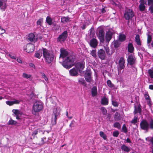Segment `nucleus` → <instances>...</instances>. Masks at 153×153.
<instances>
[{"label": "nucleus", "mask_w": 153, "mask_h": 153, "mask_svg": "<svg viewBox=\"0 0 153 153\" xmlns=\"http://www.w3.org/2000/svg\"><path fill=\"white\" fill-rule=\"evenodd\" d=\"M43 54L45 61L47 63H50L53 60L54 56L52 51H49L45 48H43Z\"/></svg>", "instance_id": "obj_1"}, {"label": "nucleus", "mask_w": 153, "mask_h": 153, "mask_svg": "<svg viewBox=\"0 0 153 153\" xmlns=\"http://www.w3.org/2000/svg\"><path fill=\"white\" fill-rule=\"evenodd\" d=\"M74 60V56H70L68 57L63 62L62 65L64 68L69 69L72 66Z\"/></svg>", "instance_id": "obj_2"}, {"label": "nucleus", "mask_w": 153, "mask_h": 153, "mask_svg": "<svg viewBox=\"0 0 153 153\" xmlns=\"http://www.w3.org/2000/svg\"><path fill=\"white\" fill-rule=\"evenodd\" d=\"M43 108V103L41 101H36L34 104L33 107L32 113L35 114L41 111Z\"/></svg>", "instance_id": "obj_3"}, {"label": "nucleus", "mask_w": 153, "mask_h": 153, "mask_svg": "<svg viewBox=\"0 0 153 153\" xmlns=\"http://www.w3.org/2000/svg\"><path fill=\"white\" fill-rule=\"evenodd\" d=\"M134 13L131 9L126 10L124 13V17L126 20L131 19L134 16Z\"/></svg>", "instance_id": "obj_4"}, {"label": "nucleus", "mask_w": 153, "mask_h": 153, "mask_svg": "<svg viewBox=\"0 0 153 153\" xmlns=\"http://www.w3.org/2000/svg\"><path fill=\"white\" fill-rule=\"evenodd\" d=\"M60 112V109L56 108L53 111V115L52 119V123L53 125H55L56 123L57 116L59 114Z\"/></svg>", "instance_id": "obj_5"}, {"label": "nucleus", "mask_w": 153, "mask_h": 153, "mask_svg": "<svg viewBox=\"0 0 153 153\" xmlns=\"http://www.w3.org/2000/svg\"><path fill=\"white\" fill-rule=\"evenodd\" d=\"M34 49V45L31 44H27L24 46V50L26 52L30 53L33 52Z\"/></svg>", "instance_id": "obj_6"}, {"label": "nucleus", "mask_w": 153, "mask_h": 153, "mask_svg": "<svg viewBox=\"0 0 153 153\" xmlns=\"http://www.w3.org/2000/svg\"><path fill=\"white\" fill-rule=\"evenodd\" d=\"M12 112L13 113V115L16 116V118L17 120H19L20 117L23 114L21 111L18 109H13Z\"/></svg>", "instance_id": "obj_7"}, {"label": "nucleus", "mask_w": 153, "mask_h": 153, "mask_svg": "<svg viewBox=\"0 0 153 153\" xmlns=\"http://www.w3.org/2000/svg\"><path fill=\"white\" fill-rule=\"evenodd\" d=\"M84 63L83 62H82L77 63L76 65L75 68L78 70L80 73H81L82 70L84 68Z\"/></svg>", "instance_id": "obj_8"}, {"label": "nucleus", "mask_w": 153, "mask_h": 153, "mask_svg": "<svg viewBox=\"0 0 153 153\" xmlns=\"http://www.w3.org/2000/svg\"><path fill=\"white\" fill-rule=\"evenodd\" d=\"M140 126L141 129L147 130L149 128V124L148 122L145 120H142L140 123Z\"/></svg>", "instance_id": "obj_9"}, {"label": "nucleus", "mask_w": 153, "mask_h": 153, "mask_svg": "<svg viewBox=\"0 0 153 153\" xmlns=\"http://www.w3.org/2000/svg\"><path fill=\"white\" fill-rule=\"evenodd\" d=\"M67 31H65L62 34L60 35L58 38V40L60 42H63L66 39L68 36Z\"/></svg>", "instance_id": "obj_10"}, {"label": "nucleus", "mask_w": 153, "mask_h": 153, "mask_svg": "<svg viewBox=\"0 0 153 153\" xmlns=\"http://www.w3.org/2000/svg\"><path fill=\"white\" fill-rule=\"evenodd\" d=\"M127 61L128 64L131 65L134 64L135 62V58L134 56L131 54L129 55L127 59Z\"/></svg>", "instance_id": "obj_11"}, {"label": "nucleus", "mask_w": 153, "mask_h": 153, "mask_svg": "<svg viewBox=\"0 0 153 153\" xmlns=\"http://www.w3.org/2000/svg\"><path fill=\"white\" fill-rule=\"evenodd\" d=\"M105 33L104 31L102 29L99 30L98 37L100 42H103L104 41Z\"/></svg>", "instance_id": "obj_12"}, {"label": "nucleus", "mask_w": 153, "mask_h": 153, "mask_svg": "<svg viewBox=\"0 0 153 153\" xmlns=\"http://www.w3.org/2000/svg\"><path fill=\"white\" fill-rule=\"evenodd\" d=\"M21 101L14 99L13 101H7L6 102V104L9 106H12L14 104H19Z\"/></svg>", "instance_id": "obj_13"}, {"label": "nucleus", "mask_w": 153, "mask_h": 153, "mask_svg": "<svg viewBox=\"0 0 153 153\" xmlns=\"http://www.w3.org/2000/svg\"><path fill=\"white\" fill-rule=\"evenodd\" d=\"M7 1L5 0H0V8L2 11H4L7 7Z\"/></svg>", "instance_id": "obj_14"}, {"label": "nucleus", "mask_w": 153, "mask_h": 153, "mask_svg": "<svg viewBox=\"0 0 153 153\" xmlns=\"http://www.w3.org/2000/svg\"><path fill=\"white\" fill-rule=\"evenodd\" d=\"M99 57L101 59H104L105 57V51L102 49H100L98 53Z\"/></svg>", "instance_id": "obj_15"}, {"label": "nucleus", "mask_w": 153, "mask_h": 153, "mask_svg": "<svg viewBox=\"0 0 153 153\" xmlns=\"http://www.w3.org/2000/svg\"><path fill=\"white\" fill-rule=\"evenodd\" d=\"M125 60L123 58H120L119 61V66L120 69H123L125 67Z\"/></svg>", "instance_id": "obj_16"}, {"label": "nucleus", "mask_w": 153, "mask_h": 153, "mask_svg": "<svg viewBox=\"0 0 153 153\" xmlns=\"http://www.w3.org/2000/svg\"><path fill=\"white\" fill-rule=\"evenodd\" d=\"M140 4L139 5V8L140 10L141 11L144 10L145 8V4H146V2L144 0H140Z\"/></svg>", "instance_id": "obj_17"}, {"label": "nucleus", "mask_w": 153, "mask_h": 153, "mask_svg": "<svg viewBox=\"0 0 153 153\" xmlns=\"http://www.w3.org/2000/svg\"><path fill=\"white\" fill-rule=\"evenodd\" d=\"M112 33L110 31L107 32L105 34V39L106 41L108 43L112 38Z\"/></svg>", "instance_id": "obj_18"}, {"label": "nucleus", "mask_w": 153, "mask_h": 153, "mask_svg": "<svg viewBox=\"0 0 153 153\" xmlns=\"http://www.w3.org/2000/svg\"><path fill=\"white\" fill-rule=\"evenodd\" d=\"M61 53L60 55V59L63 58L65 57L68 54V52L65 49L62 48L60 49Z\"/></svg>", "instance_id": "obj_19"}, {"label": "nucleus", "mask_w": 153, "mask_h": 153, "mask_svg": "<svg viewBox=\"0 0 153 153\" xmlns=\"http://www.w3.org/2000/svg\"><path fill=\"white\" fill-rule=\"evenodd\" d=\"M85 80L88 82H90L91 81V73L90 72H86L85 74Z\"/></svg>", "instance_id": "obj_20"}, {"label": "nucleus", "mask_w": 153, "mask_h": 153, "mask_svg": "<svg viewBox=\"0 0 153 153\" xmlns=\"http://www.w3.org/2000/svg\"><path fill=\"white\" fill-rule=\"evenodd\" d=\"M78 71L75 67L70 70L69 71L70 74L72 76H76L78 75Z\"/></svg>", "instance_id": "obj_21"}, {"label": "nucleus", "mask_w": 153, "mask_h": 153, "mask_svg": "<svg viewBox=\"0 0 153 153\" xmlns=\"http://www.w3.org/2000/svg\"><path fill=\"white\" fill-rule=\"evenodd\" d=\"M97 45V40L95 39H93L91 40L90 42V45L92 47H95Z\"/></svg>", "instance_id": "obj_22"}, {"label": "nucleus", "mask_w": 153, "mask_h": 153, "mask_svg": "<svg viewBox=\"0 0 153 153\" xmlns=\"http://www.w3.org/2000/svg\"><path fill=\"white\" fill-rule=\"evenodd\" d=\"M71 21V18L68 17H64L61 18V22L64 24L68 23Z\"/></svg>", "instance_id": "obj_23"}, {"label": "nucleus", "mask_w": 153, "mask_h": 153, "mask_svg": "<svg viewBox=\"0 0 153 153\" xmlns=\"http://www.w3.org/2000/svg\"><path fill=\"white\" fill-rule=\"evenodd\" d=\"M36 39L34 34L33 33H30L28 36V39L31 42L34 41Z\"/></svg>", "instance_id": "obj_24"}, {"label": "nucleus", "mask_w": 153, "mask_h": 153, "mask_svg": "<svg viewBox=\"0 0 153 153\" xmlns=\"http://www.w3.org/2000/svg\"><path fill=\"white\" fill-rule=\"evenodd\" d=\"M91 93L93 96L94 97L96 96L97 94V89L95 86L93 87L92 88Z\"/></svg>", "instance_id": "obj_25"}, {"label": "nucleus", "mask_w": 153, "mask_h": 153, "mask_svg": "<svg viewBox=\"0 0 153 153\" xmlns=\"http://www.w3.org/2000/svg\"><path fill=\"white\" fill-rule=\"evenodd\" d=\"M128 50L129 52L132 53L134 50V47L132 44L131 43H129L128 45Z\"/></svg>", "instance_id": "obj_26"}, {"label": "nucleus", "mask_w": 153, "mask_h": 153, "mask_svg": "<svg viewBox=\"0 0 153 153\" xmlns=\"http://www.w3.org/2000/svg\"><path fill=\"white\" fill-rule=\"evenodd\" d=\"M121 149L122 150L127 152H129L130 150L129 148L126 146L125 145H123L121 146Z\"/></svg>", "instance_id": "obj_27"}, {"label": "nucleus", "mask_w": 153, "mask_h": 153, "mask_svg": "<svg viewBox=\"0 0 153 153\" xmlns=\"http://www.w3.org/2000/svg\"><path fill=\"white\" fill-rule=\"evenodd\" d=\"M119 39L120 42L124 41L126 39V36L123 34H120L119 36Z\"/></svg>", "instance_id": "obj_28"}, {"label": "nucleus", "mask_w": 153, "mask_h": 153, "mask_svg": "<svg viewBox=\"0 0 153 153\" xmlns=\"http://www.w3.org/2000/svg\"><path fill=\"white\" fill-rule=\"evenodd\" d=\"M108 103V99L106 98H103L101 100V104L104 105H107Z\"/></svg>", "instance_id": "obj_29"}, {"label": "nucleus", "mask_w": 153, "mask_h": 153, "mask_svg": "<svg viewBox=\"0 0 153 153\" xmlns=\"http://www.w3.org/2000/svg\"><path fill=\"white\" fill-rule=\"evenodd\" d=\"M135 41L137 44L139 45H141V43L140 39V36L138 35H136L135 38Z\"/></svg>", "instance_id": "obj_30"}, {"label": "nucleus", "mask_w": 153, "mask_h": 153, "mask_svg": "<svg viewBox=\"0 0 153 153\" xmlns=\"http://www.w3.org/2000/svg\"><path fill=\"white\" fill-rule=\"evenodd\" d=\"M46 21L49 25H51L52 24V19L49 16L47 17L46 19Z\"/></svg>", "instance_id": "obj_31"}, {"label": "nucleus", "mask_w": 153, "mask_h": 153, "mask_svg": "<svg viewBox=\"0 0 153 153\" xmlns=\"http://www.w3.org/2000/svg\"><path fill=\"white\" fill-rule=\"evenodd\" d=\"M135 109L134 111V113L135 114H136L137 113H140L141 112V109L139 106H138L137 107H136L135 106Z\"/></svg>", "instance_id": "obj_32"}, {"label": "nucleus", "mask_w": 153, "mask_h": 153, "mask_svg": "<svg viewBox=\"0 0 153 153\" xmlns=\"http://www.w3.org/2000/svg\"><path fill=\"white\" fill-rule=\"evenodd\" d=\"M16 121L10 119L8 121V124L11 125H16Z\"/></svg>", "instance_id": "obj_33"}, {"label": "nucleus", "mask_w": 153, "mask_h": 153, "mask_svg": "<svg viewBox=\"0 0 153 153\" xmlns=\"http://www.w3.org/2000/svg\"><path fill=\"white\" fill-rule=\"evenodd\" d=\"M35 57L39 59L42 56V53L40 52H36L35 53Z\"/></svg>", "instance_id": "obj_34"}, {"label": "nucleus", "mask_w": 153, "mask_h": 153, "mask_svg": "<svg viewBox=\"0 0 153 153\" xmlns=\"http://www.w3.org/2000/svg\"><path fill=\"white\" fill-rule=\"evenodd\" d=\"M114 47L115 48H118L119 45L118 41L117 40H115L112 42Z\"/></svg>", "instance_id": "obj_35"}, {"label": "nucleus", "mask_w": 153, "mask_h": 153, "mask_svg": "<svg viewBox=\"0 0 153 153\" xmlns=\"http://www.w3.org/2000/svg\"><path fill=\"white\" fill-rule=\"evenodd\" d=\"M100 136L103 138V139L105 140L106 139V136L104 132L102 131H101L100 132Z\"/></svg>", "instance_id": "obj_36"}, {"label": "nucleus", "mask_w": 153, "mask_h": 153, "mask_svg": "<svg viewBox=\"0 0 153 153\" xmlns=\"http://www.w3.org/2000/svg\"><path fill=\"white\" fill-rule=\"evenodd\" d=\"M100 109L101 110L102 112L103 115L106 114L107 113V111L105 108L102 107Z\"/></svg>", "instance_id": "obj_37"}, {"label": "nucleus", "mask_w": 153, "mask_h": 153, "mask_svg": "<svg viewBox=\"0 0 153 153\" xmlns=\"http://www.w3.org/2000/svg\"><path fill=\"white\" fill-rule=\"evenodd\" d=\"M146 140L152 143L153 145V137H148L146 138Z\"/></svg>", "instance_id": "obj_38"}, {"label": "nucleus", "mask_w": 153, "mask_h": 153, "mask_svg": "<svg viewBox=\"0 0 153 153\" xmlns=\"http://www.w3.org/2000/svg\"><path fill=\"white\" fill-rule=\"evenodd\" d=\"M145 98L146 100H147V102L150 105L151 104L150 103V100L149 99V95L148 94H145Z\"/></svg>", "instance_id": "obj_39"}, {"label": "nucleus", "mask_w": 153, "mask_h": 153, "mask_svg": "<svg viewBox=\"0 0 153 153\" xmlns=\"http://www.w3.org/2000/svg\"><path fill=\"white\" fill-rule=\"evenodd\" d=\"M43 22V19H39L37 22L36 23L37 25L41 26Z\"/></svg>", "instance_id": "obj_40"}, {"label": "nucleus", "mask_w": 153, "mask_h": 153, "mask_svg": "<svg viewBox=\"0 0 153 153\" xmlns=\"http://www.w3.org/2000/svg\"><path fill=\"white\" fill-rule=\"evenodd\" d=\"M114 127L118 129H120L121 128V125L119 123L116 122L114 123Z\"/></svg>", "instance_id": "obj_41"}, {"label": "nucleus", "mask_w": 153, "mask_h": 153, "mask_svg": "<svg viewBox=\"0 0 153 153\" xmlns=\"http://www.w3.org/2000/svg\"><path fill=\"white\" fill-rule=\"evenodd\" d=\"M91 54L94 57H95L96 56V50H93L91 52Z\"/></svg>", "instance_id": "obj_42"}, {"label": "nucleus", "mask_w": 153, "mask_h": 153, "mask_svg": "<svg viewBox=\"0 0 153 153\" xmlns=\"http://www.w3.org/2000/svg\"><path fill=\"white\" fill-rule=\"evenodd\" d=\"M22 76L24 78H25L26 79H28L30 78L31 77V75L30 74H28L26 73H23L22 74Z\"/></svg>", "instance_id": "obj_43"}, {"label": "nucleus", "mask_w": 153, "mask_h": 153, "mask_svg": "<svg viewBox=\"0 0 153 153\" xmlns=\"http://www.w3.org/2000/svg\"><path fill=\"white\" fill-rule=\"evenodd\" d=\"M107 83L108 85L110 87L113 88L114 87V85L113 84H112L111 82V81L109 80H108L107 81Z\"/></svg>", "instance_id": "obj_44"}, {"label": "nucleus", "mask_w": 153, "mask_h": 153, "mask_svg": "<svg viewBox=\"0 0 153 153\" xmlns=\"http://www.w3.org/2000/svg\"><path fill=\"white\" fill-rule=\"evenodd\" d=\"M152 40V37L151 36L148 35L147 37V44L148 45L150 44V43Z\"/></svg>", "instance_id": "obj_45"}, {"label": "nucleus", "mask_w": 153, "mask_h": 153, "mask_svg": "<svg viewBox=\"0 0 153 153\" xmlns=\"http://www.w3.org/2000/svg\"><path fill=\"white\" fill-rule=\"evenodd\" d=\"M148 73L151 78H153V71L151 70H149Z\"/></svg>", "instance_id": "obj_46"}, {"label": "nucleus", "mask_w": 153, "mask_h": 153, "mask_svg": "<svg viewBox=\"0 0 153 153\" xmlns=\"http://www.w3.org/2000/svg\"><path fill=\"white\" fill-rule=\"evenodd\" d=\"M137 116H135L134 118L131 121V123L134 124H135L137 123Z\"/></svg>", "instance_id": "obj_47"}, {"label": "nucleus", "mask_w": 153, "mask_h": 153, "mask_svg": "<svg viewBox=\"0 0 153 153\" xmlns=\"http://www.w3.org/2000/svg\"><path fill=\"white\" fill-rule=\"evenodd\" d=\"M122 130L124 132L126 133L127 132V129L125 125H123L122 128Z\"/></svg>", "instance_id": "obj_48"}, {"label": "nucleus", "mask_w": 153, "mask_h": 153, "mask_svg": "<svg viewBox=\"0 0 153 153\" xmlns=\"http://www.w3.org/2000/svg\"><path fill=\"white\" fill-rule=\"evenodd\" d=\"M119 134V132L118 131H116L113 132V136L114 137H117Z\"/></svg>", "instance_id": "obj_49"}, {"label": "nucleus", "mask_w": 153, "mask_h": 153, "mask_svg": "<svg viewBox=\"0 0 153 153\" xmlns=\"http://www.w3.org/2000/svg\"><path fill=\"white\" fill-rule=\"evenodd\" d=\"M148 4L149 6L153 5V0H148Z\"/></svg>", "instance_id": "obj_50"}, {"label": "nucleus", "mask_w": 153, "mask_h": 153, "mask_svg": "<svg viewBox=\"0 0 153 153\" xmlns=\"http://www.w3.org/2000/svg\"><path fill=\"white\" fill-rule=\"evenodd\" d=\"M79 81L82 84H84L85 83V81L84 80V79H79Z\"/></svg>", "instance_id": "obj_51"}, {"label": "nucleus", "mask_w": 153, "mask_h": 153, "mask_svg": "<svg viewBox=\"0 0 153 153\" xmlns=\"http://www.w3.org/2000/svg\"><path fill=\"white\" fill-rule=\"evenodd\" d=\"M112 104L114 106H117L118 105V103L115 101H112Z\"/></svg>", "instance_id": "obj_52"}, {"label": "nucleus", "mask_w": 153, "mask_h": 153, "mask_svg": "<svg viewBox=\"0 0 153 153\" xmlns=\"http://www.w3.org/2000/svg\"><path fill=\"white\" fill-rule=\"evenodd\" d=\"M9 56L12 59H16L15 55L13 54H9Z\"/></svg>", "instance_id": "obj_53"}, {"label": "nucleus", "mask_w": 153, "mask_h": 153, "mask_svg": "<svg viewBox=\"0 0 153 153\" xmlns=\"http://www.w3.org/2000/svg\"><path fill=\"white\" fill-rule=\"evenodd\" d=\"M149 10L151 13H153V5H151L149 7Z\"/></svg>", "instance_id": "obj_54"}, {"label": "nucleus", "mask_w": 153, "mask_h": 153, "mask_svg": "<svg viewBox=\"0 0 153 153\" xmlns=\"http://www.w3.org/2000/svg\"><path fill=\"white\" fill-rule=\"evenodd\" d=\"M42 76L45 79V81L46 82H48V79L47 77L45 75L43 74L42 75Z\"/></svg>", "instance_id": "obj_55"}, {"label": "nucleus", "mask_w": 153, "mask_h": 153, "mask_svg": "<svg viewBox=\"0 0 153 153\" xmlns=\"http://www.w3.org/2000/svg\"><path fill=\"white\" fill-rule=\"evenodd\" d=\"M150 127L151 128L153 129V120H152L150 122Z\"/></svg>", "instance_id": "obj_56"}, {"label": "nucleus", "mask_w": 153, "mask_h": 153, "mask_svg": "<svg viewBox=\"0 0 153 153\" xmlns=\"http://www.w3.org/2000/svg\"><path fill=\"white\" fill-rule=\"evenodd\" d=\"M149 48H153V41H152V43L151 44H149L148 45Z\"/></svg>", "instance_id": "obj_57"}, {"label": "nucleus", "mask_w": 153, "mask_h": 153, "mask_svg": "<svg viewBox=\"0 0 153 153\" xmlns=\"http://www.w3.org/2000/svg\"><path fill=\"white\" fill-rule=\"evenodd\" d=\"M17 62L19 63H22V60L20 59H17Z\"/></svg>", "instance_id": "obj_58"}, {"label": "nucleus", "mask_w": 153, "mask_h": 153, "mask_svg": "<svg viewBox=\"0 0 153 153\" xmlns=\"http://www.w3.org/2000/svg\"><path fill=\"white\" fill-rule=\"evenodd\" d=\"M1 30L2 31V32L0 34V35L2 34L5 32V30L3 28H1Z\"/></svg>", "instance_id": "obj_59"}, {"label": "nucleus", "mask_w": 153, "mask_h": 153, "mask_svg": "<svg viewBox=\"0 0 153 153\" xmlns=\"http://www.w3.org/2000/svg\"><path fill=\"white\" fill-rule=\"evenodd\" d=\"M126 141V142L125 143H130L131 142V141L130 139L128 138L127 139Z\"/></svg>", "instance_id": "obj_60"}, {"label": "nucleus", "mask_w": 153, "mask_h": 153, "mask_svg": "<svg viewBox=\"0 0 153 153\" xmlns=\"http://www.w3.org/2000/svg\"><path fill=\"white\" fill-rule=\"evenodd\" d=\"M106 51L107 53H108L109 52V49L107 47L105 48Z\"/></svg>", "instance_id": "obj_61"}, {"label": "nucleus", "mask_w": 153, "mask_h": 153, "mask_svg": "<svg viewBox=\"0 0 153 153\" xmlns=\"http://www.w3.org/2000/svg\"><path fill=\"white\" fill-rule=\"evenodd\" d=\"M149 88L151 90H153V85H150L149 86Z\"/></svg>", "instance_id": "obj_62"}, {"label": "nucleus", "mask_w": 153, "mask_h": 153, "mask_svg": "<svg viewBox=\"0 0 153 153\" xmlns=\"http://www.w3.org/2000/svg\"><path fill=\"white\" fill-rule=\"evenodd\" d=\"M30 66L33 68H35V66L33 63H30Z\"/></svg>", "instance_id": "obj_63"}, {"label": "nucleus", "mask_w": 153, "mask_h": 153, "mask_svg": "<svg viewBox=\"0 0 153 153\" xmlns=\"http://www.w3.org/2000/svg\"><path fill=\"white\" fill-rule=\"evenodd\" d=\"M102 13H105V10L104 8H103L102 10Z\"/></svg>", "instance_id": "obj_64"}]
</instances>
